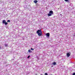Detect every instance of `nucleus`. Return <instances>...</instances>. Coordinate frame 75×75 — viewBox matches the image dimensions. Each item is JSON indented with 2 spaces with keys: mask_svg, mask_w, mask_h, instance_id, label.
<instances>
[{
  "mask_svg": "<svg viewBox=\"0 0 75 75\" xmlns=\"http://www.w3.org/2000/svg\"><path fill=\"white\" fill-rule=\"evenodd\" d=\"M37 33L39 37H41L42 35V32L41 30H39L37 31Z\"/></svg>",
  "mask_w": 75,
  "mask_h": 75,
  "instance_id": "nucleus-1",
  "label": "nucleus"
},
{
  "mask_svg": "<svg viewBox=\"0 0 75 75\" xmlns=\"http://www.w3.org/2000/svg\"><path fill=\"white\" fill-rule=\"evenodd\" d=\"M3 24H5V25H7L8 23L7 22H6V21L4 20L2 21Z\"/></svg>",
  "mask_w": 75,
  "mask_h": 75,
  "instance_id": "nucleus-2",
  "label": "nucleus"
},
{
  "mask_svg": "<svg viewBox=\"0 0 75 75\" xmlns=\"http://www.w3.org/2000/svg\"><path fill=\"white\" fill-rule=\"evenodd\" d=\"M67 55L68 57H69L71 55V53L70 52L68 53L67 54Z\"/></svg>",
  "mask_w": 75,
  "mask_h": 75,
  "instance_id": "nucleus-3",
  "label": "nucleus"
},
{
  "mask_svg": "<svg viewBox=\"0 0 75 75\" xmlns=\"http://www.w3.org/2000/svg\"><path fill=\"white\" fill-rule=\"evenodd\" d=\"M46 35L48 37H50V33H46Z\"/></svg>",
  "mask_w": 75,
  "mask_h": 75,
  "instance_id": "nucleus-4",
  "label": "nucleus"
},
{
  "mask_svg": "<svg viewBox=\"0 0 75 75\" xmlns=\"http://www.w3.org/2000/svg\"><path fill=\"white\" fill-rule=\"evenodd\" d=\"M52 64L53 65H56V64H57L56 63V62H53V63H52Z\"/></svg>",
  "mask_w": 75,
  "mask_h": 75,
  "instance_id": "nucleus-5",
  "label": "nucleus"
},
{
  "mask_svg": "<svg viewBox=\"0 0 75 75\" xmlns=\"http://www.w3.org/2000/svg\"><path fill=\"white\" fill-rule=\"evenodd\" d=\"M49 13L50 14H53V11H49Z\"/></svg>",
  "mask_w": 75,
  "mask_h": 75,
  "instance_id": "nucleus-6",
  "label": "nucleus"
},
{
  "mask_svg": "<svg viewBox=\"0 0 75 75\" xmlns=\"http://www.w3.org/2000/svg\"><path fill=\"white\" fill-rule=\"evenodd\" d=\"M48 16H52V14L51 13H49L48 14Z\"/></svg>",
  "mask_w": 75,
  "mask_h": 75,
  "instance_id": "nucleus-7",
  "label": "nucleus"
},
{
  "mask_svg": "<svg viewBox=\"0 0 75 75\" xmlns=\"http://www.w3.org/2000/svg\"><path fill=\"white\" fill-rule=\"evenodd\" d=\"M34 2L35 3H37L38 2V1L37 0H35L34 1Z\"/></svg>",
  "mask_w": 75,
  "mask_h": 75,
  "instance_id": "nucleus-8",
  "label": "nucleus"
},
{
  "mask_svg": "<svg viewBox=\"0 0 75 75\" xmlns=\"http://www.w3.org/2000/svg\"><path fill=\"white\" fill-rule=\"evenodd\" d=\"M4 45H5V47H7V46H8V45H7V44H5Z\"/></svg>",
  "mask_w": 75,
  "mask_h": 75,
  "instance_id": "nucleus-9",
  "label": "nucleus"
},
{
  "mask_svg": "<svg viewBox=\"0 0 75 75\" xmlns=\"http://www.w3.org/2000/svg\"><path fill=\"white\" fill-rule=\"evenodd\" d=\"M28 52H29L30 53H31V50H28Z\"/></svg>",
  "mask_w": 75,
  "mask_h": 75,
  "instance_id": "nucleus-10",
  "label": "nucleus"
},
{
  "mask_svg": "<svg viewBox=\"0 0 75 75\" xmlns=\"http://www.w3.org/2000/svg\"><path fill=\"white\" fill-rule=\"evenodd\" d=\"M7 22L8 23H10V20H8Z\"/></svg>",
  "mask_w": 75,
  "mask_h": 75,
  "instance_id": "nucleus-11",
  "label": "nucleus"
},
{
  "mask_svg": "<svg viewBox=\"0 0 75 75\" xmlns=\"http://www.w3.org/2000/svg\"><path fill=\"white\" fill-rule=\"evenodd\" d=\"M34 49H33L32 48H31L30 49V50H32V51H34Z\"/></svg>",
  "mask_w": 75,
  "mask_h": 75,
  "instance_id": "nucleus-12",
  "label": "nucleus"
},
{
  "mask_svg": "<svg viewBox=\"0 0 75 75\" xmlns=\"http://www.w3.org/2000/svg\"><path fill=\"white\" fill-rule=\"evenodd\" d=\"M30 57V56L29 55V56H28L27 58H29Z\"/></svg>",
  "mask_w": 75,
  "mask_h": 75,
  "instance_id": "nucleus-13",
  "label": "nucleus"
},
{
  "mask_svg": "<svg viewBox=\"0 0 75 75\" xmlns=\"http://www.w3.org/2000/svg\"><path fill=\"white\" fill-rule=\"evenodd\" d=\"M65 1L67 2L68 1V0H64Z\"/></svg>",
  "mask_w": 75,
  "mask_h": 75,
  "instance_id": "nucleus-14",
  "label": "nucleus"
},
{
  "mask_svg": "<svg viewBox=\"0 0 75 75\" xmlns=\"http://www.w3.org/2000/svg\"><path fill=\"white\" fill-rule=\"evenodd\" d=\"M45 75H48V74L47 73H45Z\"/></svg>",
  "mask_w": 75,
  "mask_h": 75,
  "instance_id": "nucleus-15",
  "label": "nucleus"
},
{
  "mask_svg": "<svg viewBox=\"0 0 75 75\" xmlns=\"http://www.w3.org/2000/svg\"><path fill=\"white\" fill-rule=\"evenodd\" d=\"M72 75H75V73H73L72 74Z\"/></svg>",
  "mask_w": 75,
  "mask_h": 75,
  "instance_id": "nucleus-16",
  "label": "nucleus"
},
{
  "mask_svg": "<svg viewBox=\"0 0 75 75\" xmlns=\"http://www.w3.org/2000/svg\"><path fill=\"white\" fill-rule=\"evenodd\" d=\"M0 48H1V47H0Z\"/></svg>",
  "mask_w": 75,
  "mask_h": 75,
  "instance_id": "nucleus-17",
  "label": "nucleus"
},
{
  "mask_svg": "<svg viewBox=\"0 0 75 75\" xmlns=\"http://www.w3.org/2000/svg\"><path fill=\"white\" fill-rule=\"evenodd\" d=\"M36 75H37V74H36Z\"/></svg>",
  "mask_w": 75,
  "mask_h": 75,
  "instance_id": "nucleus-18",
  "label": "nucleus"
}]
</instances>
